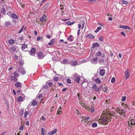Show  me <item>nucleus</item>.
Masks as SVG:
<instances>
[{
	"instance_id": "nucleus-27",
	"label": "nucleus",
	"mask_w": 135,
	"mask_h": 135,
	"mask_svg": "<svg viewBox=\"0 0 135 135\" xmlns=\"http://www.w3.org/2000/svg\"><path fill=\"white\" fill-rule=\"evenodd\" d=\"M88 85L87 83L86 82L83 81L82 83V86L84 88L86 87Z\"/></svg>"
},
{
	"instance_id": "nucleus-29",
	"label": "nucleus",
	"mask_w": 135,
	"mask_h": 135,
	"mask_svg": "<svg viewBox=\"0 0 135 135\" xmlns=\"http://www.w3.org/2000/svg\"><path fill=\"white\" fill-rule=\"evenodd\" d=\"M104 60L103 59H100L99 61V63L101 64H102L104 63Z\"/></svg>"
},
{
	"instance_id": "nucleus-50",
	"label": "nucleus",
	"mask_w": 135,
	"mask_h": 135,
	"mask_svg": "<svg viewBox=\"0 0 135 135\" xmlns=\"http://www.w3.org/2000/svg\"><path fill=\"white\" fill-rule=\"evenodd\" d=\"M89 119V117H87L85 118V119H84V118L83 119V120H85L86 121L88 120Z\"/></svg>"
},
{
	"instance_id": "nucleus-39",
	"label": "nucleus",
	"mask_w": 135,
	"mask_h": 135,
	"mask_svg": "<svg viewBox=\"0 0 135 135\" xmlns=\"http://www.w3.org/2000/svg\"><path fill=\"white\" fill-rule=\"evenodd\" d=\"M91 126L93 128L96 127L97 126V124L96 123H94L92 124Z\"/></svg>"
},
{
	"instance_id": "nucleus-56",
	"label": "nucleus",
	"mask_w": 135,
	"mask_h": 135,
	"mask_svg": "<svg viewBox=\"0 0 135 135\" xmlns=\"http://www.w3.org/2000/svg\"><path fill=\"white\" fill-rule=\"evenodd\" d=\"M121 35L124 36H126L125 34L123 32H121Z\"/></svg>"
},
{
	"instance_id": "nucleus-24",
	"label": "nucleus",
	"mask_w": 135,
	"mask_h": 135,
	"mask_svg": "<svg viewBox=\"0 0 135 135\" xmlns=\"http://www.w3.org/2000/svg\"><path fill=\"white\" fill-rule=\"evenodd\" d=\"M61 62L63 64H68L69 63L68 60L66 59H64L62 61H61Z\"/></svg>"
},
{
	"instance_id": "nucleus-63",
	"label": "nucleus",
	"mask_w": 135,
	"mask_h": 135,
	"mask_svg": "<svg viewBox=\"0 0 135 135\" xmlns=\"http://www.w3.org/2000/svg\"><path fill=\"white\" fill-rule=\"evenodd\" d=\"M61 11V16H63L64 15V12L63 11Z\"/></svg>"
},
{
	"instance_id": "nucleus-44",
	"label": "nucleus",
	"mask_w": 135,
	"mask_h": 135,
	"mask_svg": "<svg viewBox=\"0 0 135 135\" xmlns=\"http://www.w3.org/2000/svg\"><path fill=\"white\" fill-rule=\"evenodd\" d=\"M13 74L15 77H18L19 76V74L16 72H15L13 73Z\"/></svg>"
},
{
	"instance_id": "nucleus-58",
	"label": "nucleus",
	"mask_w": 135,
	"mask_h": 135,
	"mask_svg": "<svg viewBox=\"0 0 135 135\" xmlns=\"http://www.w3.org/2000/svg\"><path fill=\"white\" fill-rule=\"evenodd\" d=\"M129 74L128 73V70H127L125 73V74Z\"/></svg>"
},
{
	"instance_id": "nucleus-7",
	"label": "nucleus",
	"mask_w": 135,
	"mask_h": 135,
	"mask_svg": "<svg viewBox=\"0 0 135 135\" xmlns=\"http://www.w3.org/2000/svg\"><path fill=\"white\" fill-rule=\"evenodd\" d=\"M5 6L4 4L2 5V8H0V12L3 14H5L6 13V11L5 9Z\"/></svg>"
},
{
	"instance_id": "nucleus-43",
	"label": "nucleus",
	"mask_w": 135,
	"mask_h": 135,
	"mask_svg": "<svg viewBox=\"0 0 135 135\" xmlns=\"http://www.w3.org/2000/svg\"><path fill=\"white\" fill-rule=\"evenodd\" d=\"M115 81V79L114 77H113L111 80V82L112 83H114Z\"/></svg>"
},
{
	"instance_id": "nucleus-37",
	"label": "nucleus",
	"mask_w": 135,
	"mask_h": 135,
	"mask_svg": "<svg viewBox=\"0 0 135 135\" xmlns=\"http://www.w3.org/2000/svg\"><path fill=\"white\" fill-rule=\"evenodd\" d=\"M8 42L10 44H13L14 43L15 41H14V40H13L12 39H11L9 40L8 41Z\"/></svg>"
},
{
	"instance_id": "nucleus-17",
	"label": "nucleus",
	"mask_w": 135,
	"mask_h": 135,
	"mask_svg": "<svg viewBox=\"0 0 135 135\" xmlns=\"http://www.w3.org/2000/svg\"><path fill=\"white\" fill-rule=\"evenodd\" d=\"M92 88L95 91H98V89L97 88V86L95 84L93 85Z\"/></svg>"
},
{
	"instance_id": "nucleus-36",
	"label": "nucleus",
	"mask_w": 135,
	"mask_h": 135,
	"mask_svg": "<svg viewBox=\"0 0 135 135\" xmlns=\"http://www.w3.org/2000/svg\"><path fill=\"white\" fill-rule=\"evenodd\" d=\"M54 42V39H52L51 40L50 42L48 44L50 45H52Z\"/></svg>"
},
{
	"instance_id": "nucleus-9",
	"label": "nucleus",
	"mask_w": 135,
	"mask_h": 135,
	"mask_svg": "<svg viewBox=\"0 0 135 135\" xmlns=\"http://www.w3.org/2000/svg\"><path fill=\"white\" fill-rule=\"evenodd\" d=\"M38 58L40 59H42L44 57V55H43L42 51H40L38 54L37 55Z\"/></svg>"
},
{
	"instance_id": "nucleus-55",
	"label": "nucleus",
	"mask_w": 135,
	"mask_h": 135,
	"mask_svg": "<svg viewBox=\"0 0 135 135\" xmlns=\"http://www.w3.org/2000/svg\"><path fill=\"white\" fill-rule=\"evenodd\" d=\"M65 23L66 24H68V25H70V21H68L66 22Z\"/></svg>"
},
{
	"instance_id": "nucleus-15",
	"label": "nucleus",
	"mask_w": 135,
	"mask_h": 135,
	"mask_svg": "<svg viewBox=\"0 0 135 135\" xmlns=\"http://www.w3.org/2000/svg\"><path fill=\"white\" fill-rule=\"evenodd\" d=\"M100 46V45L97 42H96L94 44L92 45V47L93 49H94L95 47H98Z\"/></svg>"
},
{
	"instance_id": "nucleus-21",
	"label": "nucleus",
	"mask_w": 135,
	"mask_h": 135,
	"mask_svg": "<svg viewBox=\"0 0 135 135\" xmlns=\"http://www.w3.org/2000/svg\"><path fill=\"white\" fill-rule=\"evenodd\" d=\"M46 84H47L48 86H51L53 85V83L50 80L46 82Z\"/></svg>"
},
{
	"instance_id": "nucleus-51",
	"label": "nucleus",
	"mask_w": 135,
	"mask_h": 135,
	"mask_svg": "<svg viewBox=\"0 0 135 135\" xmlns=\"http://www.w3.org/2000/svg\"><path fill=\"white\" fill-rule=\"evenodd\" d=\"M89 1L91 3H95L97 2L95 0H89Z\"/></svg>"
},
{
	"instance_id": "nucleus-22",
	"label": "nucleus",
	"mask_w": 135,
	"mask_h": 135,
	"mask_svg": "<svg viewBox=\"0 0 135 135\" xmlns=\"http://www.w3.org/2000/svg\"><path fill=\"white\" fill-rule=\"evenodd\" d=\"M24 99V98H23L21 96H20L18 97L17 100L18 102H20L23 101Z\"/></svg>"
},
{
	"instance_id": "nucleus-20",
	"label": "nucleus",
	"mask_w": 135,
	"mask_h": 135,
	"mask_svg": "<svg viewBox=\"0 0 135 135\" xmlns=\"http://www.w3.org/2000/svg\"><path fill=\"white\" fill-rule=\"evenodd\" d=\"M46 18V16L45 15H43L40 18V20L41 22L44 21Z\"/></svg>"
},
{
	"instance_id": "nucleus-3",
	"label": "nucleus",
	"mask_w": 135,
	"mask_h": 135,
	"mask_svg": "<svg viewBox=\"0 0 135 135\" xmlns=\"http://www.w3.org/2000/svg\"><path fill=\"white\" fill-rule=\"evenodd\" d=\"M115 111L117 113H118L120 115H123L124 117L125 116V112L124 110L120 109L118 110L116 109Z\"/></svg>"
},
{
	"instance_id": "nucleus-57",
	"label": "nucleus",
	"mask_w": 135,
	"mask_h": 135,
	"mask_svg": "<svg viewBox=\"0 0 135 135\" xmlns=\"http://www.w3.org/2000/svg\"><path fill=\"white\" fill-rule=\"evenodd\" d=\"M41 117L42 118V120H45L46 119L44 116H43L42 117Z\"/></svg>"
},
{
	"instance_id": "nucleus-59",
	"label": "nucleus",
	"mask_w": 135,
	"mask_h": 135,
	"mask_svg": "<svg viewBox=\"0 0 135 135\" xmlns=\"http://www.w3.org/2000/svg\"><path fill=\"white\" fill-rule=\"evenodd\" d=\"M78 98L79 99H80V94H78Z\"/></svg>"
},
{
	"instance_id": "nucleus-18",
	"label": "nucleus",
	"mask_w": 135,
	"mask_h": 135,
	"mask_svg": "<svg viewBox=\"0 0 135 135\" xmlns=\"http://www.w3.org/2000/svg\"><path fill=\"white\" fill-rule=\"evenodd\" d=\"M105 73V70L104 69H101L100 70L99 74L100 75L103 76Z\"/></svg>"
},
{
	"instance_id": "nucleus-48",
	"label": "nucleus",
	"mask_w": 135,
	"mask_h": 135,
	"mask_svg": "<svg viewBox=\"0 0 135 135\" xmlns=\"http://www.w3.org/2000/svg\"><path fill=\"white\" fill-rule=\"evenodd\" d=\"M67 82L68 84H70L71 83V81L69 78H68L67 80Z\"/></svg>"
},
{
	"instance_id": "nucleus-40",
	"label": "nucleus",
	"mask_w": 135,
	"mask_h": 135,
	"mask_svg": "<svg viewBox=\"0 0 135 135\" xmlns=\"http://www.w3.org/2000/svg\"><path fill=\"white\" fill-rule=\"evenodd\" d=\"M99 40L100 41L102 42L104 40L103 37V36H100L99 38Z\"/></svg>"
},
{
	"instance_id": "nucleus-11",
	"label": "nucleus",
	"mask_w": 135,
	"mask_h": 135,
	"mask_svg": "<svg viewBox=\"0 0 135 135\" xmlns=\"http://www.w3.org/2000/svg\"><path fill=\"white\" fill-rule=\"evenodd\" d=\"M98 58L97 57L94 58L90 60L91 62L94 64H96L98 62Z\"/></svg>"
},
{
	"instance_id": "nucleus-52",
	"label": "nucleus",
	"mask_w": 135,
	"mask_h": 135,
	"mask_svg": "<svg viewBox=\"0 0 135 135\" xmlns=\"http://www.w3.org/2000/svg\"><path fill=\"white\" fill-rule=\"evenodd\" d=\"M23 26L21 29L19 30V31L18 32V33H21V32L23 30Z\"/></svg>"
},
{
	"instance_id": "nucleus-26",
	"label": "nucleus",
	"mask_w": 135,
	"mask_h": 135,
	"mask_svg": "<svg viewBox=\"0 0 135 135\" xmlns=\"http://www.w3.org/2000/svg\"><path fill=\"white\" fill-rule=\"evenodd\" d=\"M11 25V23L9 21H6L5 22V25L6 27H8Z\"/></svg>"
},
{
	"instance_id": "nucleus-61",
	"label": "nucleus",
	"mask_w": 135,
	"mask_h": 135,
	"mask_svg": "<svg viewBox=\"0 0 135 135\" xmlns=\"http://www.w3.org/2000/svg\"><path fill=\"white\" fill-rule=\"evenodd\" d=\"M119 27L122 28H124V26L123 25H120V26Z\"/></svg>"
},
{
	"instance_id": "nucleus-12",
	"label": "nucleus",
	"mask_w": 135,
	"mask_h": 135,
	"mask_svg": "<svg viewBox=\"0 0 135 135\" xmlns=\"http://www.w3.org/2000/svg\"><path fill=\"white\" fill-rule=\"evenodd\" d=\"M35 48H33L31 50V51L29 52V53L32 55H34L35 54Z\"/></svg>"
},
{
	"instance_id": "nucleus-31",
	"label": "nucleus",
	"mask_w": 135,
	"mask_h": 135,
	"mask_svg": "<svg viewBox=\"0 0 135 135\" xmlns=\"http://www.w3.org/2000/svg\"><path fill=\"white\" fill-rule=\"evenodd\" d=\"M42 95L40 94L37 97V98L38 99V100H41V102L42 101Z\"/></svg>"
},
{
	"instance_id": "nucleus-10",
	"label": "nucleus",
	"mask_w": 135,
	"mask_h": 135,
	"mask_svg": "<svg viewBox=\"0 0 135 135\" xmlns=\"http://www.w3.org/2000/svg\"><path fill=\"white\" fill-rule=\"evenodd\" d=\"M70 64L71 66H73L78 65V62L76 61H72L70 62Z\"/></svg>"
},
{
	"instance_id": "nucleus-8",
	"label": "nucleus",
	"mask_w": 135,
	"mask_h": 135,
	"mask_svg": "<svg viewBox=\"0 0 135 135\" xmlns=\"http://www.w3.org/2000/svg\"><path fill=\"white\" fill-rule=\"evenodd\" d=\"M21 49L24 51H28L27 45H22Z\"/></svg>"
},
{
	"instance_id": "nucleus-47",
	"label": "nucleus",
	"mask_w": 135,
	"mask_h": 135,
	"mask_svg": "<svg viewBox=\"0 0 135 135\" xmlns=\"http://www.w3.org/2000/svg\"><path fill=\"white\" fill-rule=\"evenodd\" d=\"M124 29H128L129 30H130V27L129 26H124Z\"/></svg>"
},
{
	"instance_id": "nucleus-34",
	"label": "nucleus",
	"mask_w": 135,
	"mask_h": 135,
	"mask_svg": "<svg viewBox=\"0 0 135 135\" xmlns=\"http://www.w3.org/2000/svg\"><path fill=\"white\" fill-rule=\"evenodd\" d=\"M95 81L98 84H100L101 83L100 80L98 78L96 79L95 80Z\"/></svg>"
},
{
	"instance_id": "nucleus-13",
	"label": "nucleus",
	"mask_w": 135,
	"mask_h": 135,
	"mask_svg": "<svg viewBox=\"0 0 135 135\" xmlns=\"http://www.w3.org/2000/svg\"><path fill=\"white\" fill-rule=\"evenodd\" d=\"M57 129H55L54 130L52 131H50V132H49L47 133L48 135H52L54 133H55L57 131Z\"/></svg>"
},
{
	"instance_id": "nucleus-64",
	"label": "nucleus",
	"mask_w": 135,
	"mask_h": 135,
	"mask_svg": "<svg viewBox=\"0 0 135 135\" xmlns=\"http://www.w3.org/2000/svg\"><path fill=\"white\" fill-rule=\"evenodd\" d=\"M47 37L48 38H50V35H46Z\"/></svg>"
},
{
	"instance_id": "nucleus-42",
	"label": "nucleus",
	"mask_w": 135,
	"mask_h": 135,
	"mask_svg": "<svg viewBox=\"0 0 135 135\" xmlns=\"http://www.w3.org/2000/svg\"><path fill=\"white\" fill-rule=\"evenodd\" d=\"M121 1L122 3L124 4H126L128 3L127 1H126L125 0H121Z\"/></svg>"
},
{
	"instance_id": "nucleus-33",
	"label": "nucleus",
	"mask_w": 135,
	"mask_h": 135,
	"mask_svg": "<svg viewBox=\"0 0 135 135\" xmlns=\"http://www.w3.org/2000/svg\"><path fill=\"white\" fill-rule=\"evenodd\" d=\"M12 17L15 19H17L18 18V16L15 14L14 13H12L11 14Z\"/></svg>"
},
{
	"instance_id": "nucleus-25",
	"label": "nucleus",
	"mask_w": 135,
	"mask_h": 135,
	"mask_svg": "<svg viewBox=\"0 0 135 135\" xmlns=\"http://www.w3.org/2000/svg\"><path fill=\"white\" fill-rule=\"evenodd\" d=\"M74 38L72 35H70V36L68 37L67 39L68 40H69L71 42L73 41L74 40Z\"/></svg>"
},
{
	"instance_id": "nucleus-28",
	"label": "nucleus",
	"mask_w": 135,
	"mask_h": 135,
	"mask_svg": "<svg viewBox=\"0 0 135 135\" xmlns=\"http://www.w3.org/2000/svg\"><path fill=\"white\" fill-rule=\"evenodd\" d=\"M87 37H89L90 38H94V36L91 34H88L86 36Z\"/></svg>"
},
{
	"instance_id": "nucleus-23",
	"label": "nucleus",
	"mask_w": 135,
	"mask_h": 135,
	"mask_svg": "<svg viewBox=\"0 0 135 135\" xmlns=\"http://www.w3.org/2000/svg\"><path fill=\"white\" fill-rule=\"evenodd\" d=\"M102 54L100 51H98L96 54L95 56H102Z\"/></svg>"
},
{
	"instance_id": "nucleus-38",
	"label": "nucleus",
	"mask_w": 135,
	"mask_h": 135,
	"mask_svg": "<svg viewBox=\"0 0 135 135\" xmlns=\"http://www.w3.org/2000/svg\"><path fill=\"white\" fill-rule=\"evenodd\" d=\"M102 28L100 27H98L96 30L95 31V32L96 33L98 32Z\"/></svg>"
},
{
	"instance_id": "nucleus-4",
	"label": "nucleus",
	"mask_w": 135,
	"mask_h": 135,
	"mask_svg": "<svg viewBox=\"0 0 135 135\" xmlns=\"http://www.w3.org/2000/svg\"><path fill=\"white\" fill-rule=\"evenodd\" d=\"M17 48V47L16 46L11 47L9 49V51L11 54H13L14 53V52L16 51Z\"/></svg>"
},
{
	"instance_id": "nucleus-45",
	"label": "nucleus",
	"mask_w": 135,
	"mask_h": 135,
	"mask_svg": "<svg viewBox=\"0 0 135 135\" xmlns=\"http://www.w3.org/2000/svg\"><path fill=\"white\" fill-rule=\"evenodd\" d=\"M42 38H43L42 37L38 36V37H37L36 40L37 41H38L40 40V39L41 40Z\"/></svg>"
},
{
	"instance_id": "nucleus-41",
	"label": "nucleus",
	"mask_w": 135,
	"mask_h": 135,
	"mask_svg": "<svg viewBox=\"0 0 135 135\" xmlns=\"http://www.w3.org/2000/svg\"><path fill=\"white\" fill-rule=\"evenodd\" d=\"M48 88V85L46 83V84L44 85L43 86V89H47Z\"/></svg>"
},
{
	"instance_id": "nucleus-35",
	"label": "nucleus",
	"mask_w": 135,
	"mask_h": 135,
	"mask_svg": "<svg viewBox=\"0 0 135 135\" xmlns=\"http://www.w3.org/2000/svg\"><path fill=\"white\" fill-rule=\"evenodd\" d=\"M41 132V134H42L43 135H46V134L45 133V131L44 129L43 128H42Z\"/></svg>"
},
{
	"instance_id": "nucleus-6",
	"label": "nucleus",
	"mask_w": 135,
	"mask_h": 135,
	"mask_svg": "<svg viewBox=\"0 0 135 135\" xmlns=\"http://www.w3.org/2000/svg\"><path fill=\"white\" fill-rule=\"evenodd\" d=\"M85 108H86L87 110L90 112L91 113L93 112L95 110V109L93 107H89L86 106Z\"/></svg>"
},
{
	"instance_id": "nucleus-5",
	"label": "nucleus",
	"mask_w": 135,
	"mask_h": 135,
	"mask_svg": "<svg viewBox=\"0 0 135 135\" xmlns=\"http://www.w3.org/2000/svg\"><path fill=\"white\" fill-rule=\"evenodd\" d=\"M128 125L131 127V126L132 125H135V119H133L128 122Z\"/></svg>"
},
{
	"instance_id": "nucleus-16",
	"label": "nucleus",
	"mask_w": 135,
	"mask_h": 135,
	"mask_svg": "<svg viewBox=\"0 0 135 135\" xmlns=\"http://www.w3.org/2000/svg\"><path fill=\"white\" fill-rule=\"evenodd\" d=\"M9 78L11 79L12 81H16L17 80V79L15 76H9Z\"/></svg>"
},
{
	"instance_id": "nucleus-14",
	"label": "nucleus",
	"mask_w": 135,
	"mask_h": 135,
	"mask_svg": "<svg viewBox=\"0 0 135 135\" xmlns=\"http://www.w3.org/2000/svg\"><path fill=\"white\" fill-rule=\"evenodd\" d=\"M18 71L20 73H21L23 75L25 74L26 73V71L23 68H21Z\"/></svg>"
},
{
	"instance_id": "nucleus-19",
	"label": "nucleus",
	"mask_w": 135,
	"mask_h": 135,
	"mask_svg": "<svg viewBox=\"0 0 135 135\" xmlns=\"http://www.w3.org/2000/svg\"><path fill=\"white\" fill-rule=\"evenodd\" d=\"M22 85L21 83L19 82H17L15 84V86L17 88L21 87Z\"/></svg>"
},
{
	"instance_id": "nucleus-60",
	"label": "nucleus",
	"mask_w": 135,
	"mask_h": 135,
	"mask_svg": "<svg viewBox=\"0 0 135 135\" xmlns=\"http://www.w3.org/2000/svg\"><path fill=\"white\" fill-rule=\"evenodd\" d=\"M3 2L4 3V2H1V4H0V8H2V5L3 4H3Z\"/></svg>"
},
{
	"instance_id": "nucleus-1",
	"label": "nucleus",
	"mask_w": 135,
	"mask_h": 135,
	"mask_svg": "<svg viewBox=\"0 0 135 135\" xmlns=\"http://www.w3.org/2000/svg\"><path fill=\"white\" fill-rule=\"evenodd\" d=\"M111 116V114L109 113L106 115L105 118L99 119V122L104 125H106L109 121H111L110 119Z\"/></svg>"
},
{
	"instance_id": "nucleus-53",
	"label": "nucleus",
	"mask_w": 135,
	"mask_h": 135,
	"mask_svg": "<svg viewBox=\"0 0 135 135\" xmlns=\"http://www.w3.org/2000/svg\"><path fill=\"white\" fill-rule=\"evenodd\" d=\"M107 89H108L106 87L104 88V89H105L104 90V89H103V91L105 92L107 91H108Z\"/></svg>"
},
{
	"instance_id": "nucleus-32",
	"label": "nucleus",
	"mask_w": 135,
	"mask_h": 135,
	"mask_svg": "<svg viewBox=\"0 0 135 135\" xmlns=\"http://www.w3.org/2000/svg\"><path fill=\"white\" fill-rule=\"evenodd\" d=\"M37 102L36 100H33L32 102L31 103V104L32 105L35 106L37 105Z\"/></svg>"
},
{
	"instance_id": "nucleus-2",
	"label": "nucleus",
	"mask_w": 135,
	"mask_h": 135,
	"mask_svg": "<svg viewBox=\"0 0 135 135\" xmlns=\"http://www.w3.org/2000/svg\"><path fill=\"white\" fill-rule=\"evenodd\" d=\"M74 77V80L77 83H79L80 80V76L78 75L77 73H75L73 75Z\"/></svg>"
},
{
	"instance_id": "nucleus-46",
	"label": "nucleus",
	"mask_w": 135,
	"mask_h": 135,
	"mask_svg": "<svg viewBox=\"0 0 135 135\" xmlns=\"http://www.w3.org/2000/svg\"><path fill=\"white\" fill-rule=\"evenodd\" d=\"M125 79H127L129 77V74H125Z\"/></svg>"
},
{
	"instance_id": "nucleus-54",
	"label": "nucleus",
	"mask_w": 135,
	"mask_h": 135,
	"mask_svg": "<svg viewBox=\"0 0 135 135\" xmlns=\"http://www.w3.org/2000/svg\"><path fill=\"white\" fill-rule=\"evenodd\" d=\"M58 78L57 77H55L54 78V79L55 81H56L58 80Z\"/></svg>"
},
{
	"instance_id": "nucleus-62",
	"label": "nucleus",
	"mask_w": 135,
	"mask_h": 135,
	"mask_svg": "<svg viewBox=\"0 0 135 135\" xmlns=\"http://www.w3.org/2000/svg\"><path fill=\"white\" fill-rule=\"evenodd\" d=\"M19 129H20L22 130L23 129V127L22 126H21L20 127Z\"/></svg>"
},
{
	"instance_id": "nucleus-30",
	"label": "nucleus",
	"mask_w": 135,
	"mask_h": 135,
	"mask_svg": "<svg viewBox=\"0 0 135 135\" xmlns=\"http://www.w3.org/2000/svg\"><path fill=\"white\" fill-rule=\"evenodd\" d=\"M30 114L29 113V112L28 111H26L25 112L24 115V118H26L27 117V116L28 114Z\"/></svg>"
},
{
	"instance_id": "nucleus-49",
	"label": "nucleus",
	"mask_w": 135,
	"mask_h": 135,
	"mask_svg": "<svg viewBox=\"0 0 135 135\" xmlns=\"http://www.w3.org/2000/svg\"><path fill=\"white\" fill-rule=\"evenodd\" d=\"M126 98L125 96L123 97L122 99V101H124L126 100Z\"/></svg>"
}]
</instances>
